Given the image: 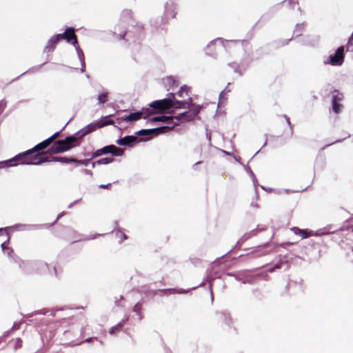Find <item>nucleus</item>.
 Listing matches in <instances>:
<instances>
[{
  "label": "nucleus",
  "mask_w": 353,
  "mask_h": 353,
  "mask_svg": "<svg viewBox=\"0 0 353 353\" xmlns=\"http://www.w3.org/2000/svg\"><path fill=\"white\" fill-rule=\"evenodd\" d=\"M114 121L112 119L104 117L101 121L91 123L72 136H68L63 140H58L54 141L51 147L48 150L47 152L50 154L63 153L73 148L80 145L81 139L89 134L90 133L95 131L97 129L103 128L109 125H113Z\"/></svg>",
  "instance_id": "1"
},
{
  "label": "nucleus",
  "mask_w": 353,
  "mask_h": 353,
  "mask_svg": "<svg viewBox=\"0 0 353 353\" xmlns=\"http://www.w3.org/2000/svg\"><path fill=\"white\" fill-rule=\"evenodd\" d=\"M190 112L188 110L187 112H185L183 113L179 114V115L176 116L175 120H176V122H174L172 125L176 124L175 125V126H176V125H179V123L180 121L183 122V121H190L193 120L194 119L190 118Z\"/></svg>",
  "instance_id": "14"
},
{
  "label": "nucleus",
  "mask_w": 353,
  "mask_h": 353,
  "mask_svg": "<svg viewBox=\"0 0 353 353\" xmlns=\"http://www.w3.org/2000/svg\"><path fill=\"white\" fill-rule=\"evenodd\" d=\"M174 119H175V117L162 115V116H159V117H154L151 119V121H161V122H165V123H170V121H172Z\"/></svg>",
  "instance_id": "18"
},
{
  "label": "nucleus",
  "mask_w": 353,
  "mask_h": 353,
  "mask_svg": "<svg viewBox=\"0 0 353 353\" xmlns=\"http://www.w3.org/2000/svg\"><path fill=\"white\" fill-rule=\"evenodd\" d=\"M290 230L294 232V234L301 236V239H307L314 235V232L309 230L307 229L303 230L299 228L298 227H293L290 228Z\"/></svg>",
  "instance_id": "12"
},
{
  "label": "nucleus",
  "mask_w": 353,
  "mask_h": 353,
  "mask_svg": "<svg viewBox=\"0 0 353 353\" xmlns=\"http://www.w3.org/2000/svg\"><path fill=\"white\" fill-rule=\"evenodd\" d=\"M123 327V323H122V322L119 323L115 326L112 327L110 330L109 332L110 334H114L115 332L121 331L122 330Z\"/></svg>",
  "instance_id": "20"
},
{
  "label": "nucleus",
  "mask_w": 353,
  "mask_h": 353,
  "mask_svg": "<svg viewBox=\"0 0 353 353\" xmlns=\"http://www.w3.org/2000/svg\"><path fill=\"white\" fill-rule=\"evenodd\" d=\"M61 162L62 163H77L78 164H85V160H78L74 158H67L62 157H54L50 159L44 152L38 153L37 154L31 157V159L26 161L28 163H32V165H39L44 162Z\"/></svg>",
  "instance_id": "3"
},
{
  "label": "nucleus",
  "mask_w": 353,
  "mask_h": 353,
  "mask_svg": "<svg viewBox=\"0 0 353 353\" xmlns=\"http://www.w3.org/2000/svg\"><path fill=\"white\" fill-rule=\"evenodd\" d=\"M60 41L58 34L53 36L48 41L44 51L47 53L52 52L56 48L57 45Z\"/></svg>",
  "instance_id": "10"
},
{
  "label": "nucleus",
  "mask_w": 353,
  "mask_h": 353,
  "mask_svg": "<svg viewBox=\"0 0 353 353\" xmlns=\"http://www.w3.org/2000/svg\"><path fill=\"white\" fill-rule=\"evenodd\" d=\"M60 40L65 39L68 43H71L76 49L79 48L77 37L75 34V30L73 28H68L62 34H58Z\"/></svg>",
  "instance_id": "6"
},
{
  "label": "nucleus",
  "mask_w": 353,
  "mask_h": 353,
  "mask_svg": "<svg viewBox=\"0 0 353 353\" xmlns=\"http://www.w3.org/2000/svg\"><path fill=\"white\" fill-rule=\"evenodd\" d=\"M224 319L226 323H230L231 322V318L229 316H227L225 314H221L219 316V320Z\"/></svg>",
  "instance_id": "24"
},
{
  "label": "nucleus",
  "mask_w": 353,
  "mask_h": 353,
  "mask_svg": "<svg viewBox=\"0 0 353 353\" xmlns=\"http://www.w3.org/2000/svg\"><path fill=\"white\" fill-rule=\"evenodd\" d=\"M274 268H279V265H275Z\"/></svg>",
  "instance_id": "30"
},
{
  "label": "nucleus",
  "mask_w": 353,
  "mask_h": 353,
  "mask_svg": "<svg viewBox=\"0 0 353 353\" xmlns=\"http://www.w3.org/2000/svg\"><path fill=\"white\" fill-rule=\"evenodd\" d=\"M52 143L47 139L39 143V144L36 145L32 149L28 150L25 152L21 153L12 159L5 161H1L0 168L8 166L16 165L18 163L28 164V163H26V161H28L31 159V157L36 155L37 154H34L36 152H39L40 150L46 149Z\"/></svg>",
  "instance_id": "2"
},
{
  "label": "nucleus",
  "mask_w": 353,
  "mask_h": 353,
  "mask_svg": "<svg viewBox=\"0 0 353 353\" xmlns=\"http://www.w3.org/2000/svg\"><path fill=\"white\" fill-rule=\"evenodd\" d=\"M189 107V101H174V105L172 108L176 109L187 108Z\"/></svg>",
  "instance_id": "19"
},
{
  "label": "nucleus",
  "mask_w": 353,
  "mask_h": 353,
  "mask_svg": "<svg viewBox=\"0 0 353 353\" xmlns=\"http://www.w3.org/2000/svg\"><path fill=\"white\" fill-rule=\"evenodd\" d=\"M114 161V159L112 157H105L102 158L97 161L98 164H109L112 163Z\"/></svg>",
  "instance_id": "21"
},
{
  "label": "nucleus",
  "mask_w": 353,
  "mask_h": 353,
  "mask_svg": "<svg viewBox=\"0 0 353 353\" xmlns=\"http://www.w3.org/2000/svg\"><path fill=\"white\" fill-rule=\"evenodd\" d=\"M176 94L182 99L187 97L188 101H192V98L189 96V88L185 85L181 87Z\"/></svg>",
  "instance_id": "17"
},
{
  "label": "nucleus",
  "mask_w": 353,
  "mask_h": 353,
  "mask_svg": "<svg viewBox=\"0 0 353 353\" xmlns=\"http://www.w3.org/2000/svg\"><path fill=\"white\" fill-rule=\"evenodd\" d=\"M137 141V137L128 135L121 139H117L116 141V143L119 145L132 146Z\"/></svg>",
  "instance_id": "11"
},
{
  "label": "nucleus",
  "mask_w": 353,
  "mask_h": 353,
  "mask_svg": "<svg viewBox=\"0 0 353 353\" xmlns=\"http://www.w3.org/2000/svg\"><path fill=\"white\" fill-rule=\"evenodd\" d=\"M93 339V338H88L85 340L86 342H90Z\"/></svg>",
  "instance_id": "29"
},
{
  "label": "nucleus",
  "mask_w": 353,
  "mask_h": 353,
  "mask_svg": "<svg viewBox=\"0 0 353 353\" xmlns=\"http://www.w3.org/2000/svg\"><path fill=\"white\" fill-rule=\"evenodd\" d=\"M23 341L20 338H15L11 339L8 342V345L13 350H17L22 347Z\"/></svg>",
  "instance_id": "16"
},
{
  "label": "nucleus",
  "mask_w": 353,
  "mask_h": 353,
  "mask_svg": "<svg viewBox=\"0 0 353 353\" xmlns=\"http://www.w3.org/2000/svg\"><path fill=\"white\" fill-rule=\"evenodd\" d=\"M286 244H287V245H292V243H287Z\"/></svg>",
  "instance_id": "31"
},
{
  "label": "nucleus",
  "mask_w": 353,
  "mask_h": 353,
  "mask_svg": "<svg viewBox=\"0 0 353 353\" xmlns=\"http://www.w3.org/2000/svg\"><path fill=\"white\" fill-rule=\"evenodd\" d=\"M343 94L338 90H335L332 92V107L335 114H339L341 112L343 108L341 101L343 100Z\"/></svg>",
  "instance_id": "7"
},
{
  "label": "nucleus",
  "mask_w": 353,
  "mask_h": 353,
  "mask_svg": "<svg viewBox=\"0 0 353 353\" xmlns=\"http://www.w3.org/2000/svg\"><path fill=\"white\" fill-rule=\"evenodd\" d=\"M7 335L4 334L1 336H0V344L5 341L6 336Z\"/></svg>",
  "instance_id": "26"
},
{
  "label": "nucleus",
  "mask_w": 353,
  "mask_h": 353,
  "mask_svg": "<svg viewBox=\"0 0 353 353\" xmlns=\"http://www.w3.org/2000/svg\"><path fill=\"white\" fill-rule=\"evenodd\" d=\"M192 101H189V107L187 108L189 109V112H190V119H194L200 112L201 107L195 104H190Z\"/></svg>",
  "instance_id": "15"
},
{
  "label": "nucleus",
  "mask_w": 353,
  "mask_h": 353,
  "mask_svg": "<svg viewBox=\"0 0 353 353\" xmlns=\"http://www.w3.org/2000/svg\"><path fill=\"white\" fill-rule=\"evenodd\" d=\"M175 125H172L171 126H162L159 127L154 129H149V130H141L137 132V134L139 136H148V135H152V134H159L168 132L170 130H172L174 127Z\"/></svg>",
  "instance_id": "8"
},
{
  "label": "nucleus",
  "mask_w": 353,
  "mask_h": 353,
  "mask_svg": "<svg viewBox=\"0 0 353 353\" xmlns=\"http://www.w3.org/2000/svg\"><path fill=\"white\" fill-rule=\"evenodd\" d=\"M110 185H111V183H108L106 185L102 184V185H99V188H102V189L109 188L110 187Z\"/></svg>",
  "instance_id": "25"
},
{
  "label": "nucleus",
  "mask_w": 353,
  "mask_h": 353,
  "mask_svg": "<svg viewBox=\"0 0 353 353\" xmlns=\"http://www.w3.org/2000/svg\"><path fill=\"white\" fill-rule=\"evenodd\" d=\"M119 234H120L121 237L123 236V239H128L127 236L124 233L119 232Z\"/></svg>",
  "instance_id": "27"
},
{
  "label": "nucleus",
  "mask_w": 353,
  "mask_h": 353,
  "mask_svg": "<svg viewBox=\"0 0 353 353\" xmlns=\"http://www.w3.org/2000/svg\"><path fill=\"white\" fill-rule=\"evenodd\" d=\"M145 114V109H143L141 112H137L130 114L129 115L125 117L123 119V121L128 122H132L134 121H137L142 117V115Z\"/></svg>",
  "instance_id": "13"
},
{
  "label": "nucleus",
  "mask_w": 353,
  "mask_h": 353,
  "mask_svg": "<svg viewBox=\"0 0 353 353\" xmlns=\"http://www.w3.org/2000/svg\"><path fill=\"white\" fill-rule=\"evenodd\" d=\"M286 121L288 123V124L290 126L291 123H290V119L286 117Z\"/></svg>",
  "instance_id": "28"
},
{
  "label": "nucleus",
  "mask_w": 353,
  "mask_h": 353,
  "mask_svg": "<svg viewBox=\"0 0 353 353\" xmlns=\"http://www.w3.org/2000/svg\"><path fill=\"white\" fill-rule=\"evenodd\" d=\"M174 101L172 99H164L157 100L150 104V107L145 108V114L150 116L154 114L160 113L172 108Z\"/></svg>",
  "instance_id": "4"
},
{
  "label": "nucleus",
  "mask_w": 353,
  "mask_h": 353,
  "mask_svg": "<svg viewBox=\"0 0 353 353\" xmlns=\"http://www.w3.org/2000/svg\"><path fill=\"white\" fill-rule=\"evenodd\" d=\"M98 100L99 103H105L108 100V93L104 92L99 95Z\"/></svg>",
  "instance_id": "22"
},
{
  "label": "nucleus",
  "mask_w": 353,
  "mask_h": 353,
  "mask_svg": "<svg viewBox=\"0 0 353 353\" xmlns=\"http://www.w3.org/2000/svg\"><path fill=\"white\" fill-rule=\"evenodd\" d=\"M60 132H57L54 133L53 135H52L50 137L48 138V139L50 141L51 143H53L59 137Z\"/></svg>",
  "instance_id": "23"
},
{
  "label": "nucleus",
  "mask_w": 353,
  "mask_h": 353,
  "mask_svg": "<svg viewBox=\"0 0 353 353\" xmlns=\"http://www.w3.org/2000/svg\"><path fill=\"white\" fill-rule=\"evenodd\" d=\"M344 61V48L343 46L339 47L334 54H331L329 57L328 63L332 65H341Z\"/></svg>",
  "instance_id": "9"
},
{
  "label": "nucleus",
  "mask_w": 353,
  "mask_h": 353,
  "mask_svg": "<svg viewBox=\"0 0 353 353\" xmlns=\"http://www.w3.org/2000/svg\"><path fill=\"white\" fill-rule=\"evenodd\" d=\"M111 154L112 157H121L124 154V150L117 148L114 145H106L101 149L97 150L92 154V159L100 157L103 154Z\"/></svg>",
  "instance_id": "5"
}]
</instances>
